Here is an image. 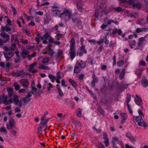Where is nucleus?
Listing matches in <instances>:
<instances>
[{
  "label": "nucleus",
  "mask_w": 148,
  "mask_h": 148,
  "mask_svg": "<svg viewBox=\"0 0 148 148\" xmlns=\"http://www.w3.org/2000/svg\"><path fill=\"white\" fill-rule=\"evenodd\" d=\"M18 98V97L17 95L15 94H14L13 90L10 88V103H14L19 106H21V104L20 102L19 101Z\"/></svg>",
  "instance_id": "obj_1"
},
{
  "label": "nucleus",
  "mask_w": 148,
  "mask_h": 148,
  "mask_svg": "<svg viewBox=\"0 0 148 148\" xmlns=\"http://www.w3.org/2000/svg\"><path fill=\"white\" fill-rule=\"evenodd\" d=\"M71 13L68 10L63 11L60 16L61 19L65 20L66 22L69 21L71 20Z\"/></svg>",
  "instance_id": "obj_2"
},
{
  "label": "nucleus",
  "mask_w": 148,
  "mask_h": 148,
  "mask_svg": "<svg viewBox=\"0 0 148 148\" xmlns=\"http://www.w3.org/2000/svg\"><path fill=\"white\" fill-rule=\"evenodd\" d=\"M133 119H135L139 126H143L145 127H146L147 125L145 121H144L143 118L140 116H134Z\"/></svg>",
  "instance_id": "obj_3"
},
{
  "label": "nucleus",
  "mask_w": 148,
  "mask_h": 148,
  "mask_svg": "<svg viewBox=\"0 0 148 148\" xmlns=\"http://www.w3.org/2000/svg\"><path fill=\"white\" fill-rule=\"evenodd\" d=\"M43 43L46 44L47 43V40H48L50 42H53V39L49 36L48 34H45L41 38Z\"/></svg>",
  "instance_id": "obj_4"
},
{
  "label": "nucleus",
  "mask_w": 148,
  "mask_h": 148,
  "mask_svg": "<svg viewBox=\"0 0 148 148\" xmlns=\"http://www.w3.org/2000/svg\"><path fill=\"white\" fill-rule=\"evenodd\" d=\"M85 66V64L82 61L81 63L77 62L75 66V68L74 70V72L76 73L78 72L82 68H84Z\"/></svg>",
  "instance_id": "obj_5"
},
{
  "label": "nucleus",
  "mask_w": 148,
  "mask_h": 148,
  "mask_svg": "<svg viewBox=\"0 0 148 148\" xmlns=\"http://www.w3.org/2000/svg\"><path fill=\"white\" fill-rule=\"evenodd\" d=\"M20 82L21 84H22V86L23 88L26 89L28 88L29 82L27 79H22L21 80Z\"/></svg>",
  "instance_id": "obj_6"
},
{
  "label": "nucleus",
  "mask_w": 148,
  "mask_h": 148,
  "mask_svg": "<svg viewBox=\"0 0 148 148\" xmlns=\"http://www.w3.org/2000/svg\"><path fill=\"white\" fill-rule=\"evenodd\" d=\"M124 2L127 1L129 3L132 4L134 7L137 9H140L141 7V5L138 3H134L135 0H125L123 1Z\"/></svg>",
  "instance_id": "obj_7"
},
{
  "label": "nucleus",
  "mask_w": 148,
  "mask_h": 148,
  "mask_svg": "<svg viewBox=\"0 0 148 148\" xmlns=\"http://www.w3.org/2000/svg\"><path fill=\"white\" fill-rule=\"evenodd\" d=\"M51 11L52 15L54 16H58L60 17V14L62 13H60V10L58 8H55L54 6L52 8Z\"/></svg>",
  "instance_id": "obj_8"
},
{
  "label": "nucleus",
  "mask_w": 148,
  "mask_h": 148,
  "mask_svg": "<svg viewBox=\"0 0 148 148\" xmlns=\"http://www.w3.org/2000/svg\"><path fill=\"white\" fill-rule=\"evenodd\" d=\"M7 96L4 95L0 96V104L3 103L5 105H7L9 104V101H7Z\"/></svg>",
  "instance_id": "obj_9"
},
{
  "label": "nucleus",
  "mask_w": 148,
  "mask_h": 148,
  "mask_svg": "<svg viewBox=\"0 0 148 148\" xmlns=\"http://www.w3.org/2000/svg\"><path fill=\"white\" fill-rule=\"evenodd\" d=\"M87 51L85 49V47L84 45H82L81 47L80 50H78L77 53V55L80 56H82L84 53H86Z\"/></svg>",
  "instance_id": "obj_10"
},
{
  "label": "nucleus",
  "mask_w": 148,
  "mask_h": 148,
  "mask_svg": "<svg viewBox=\"0 0 148 148\" xmlns=\"http://www.w3.org/2000/svg\"><path fill=\"white\" fill-rule=\"evenodd\" d=\"M3 49L5 51L4 53L5 57L7 61H8L9 60V51L8 47L5 46L3 47Z\"/></svg>",
  "instance_id": "obj_11"
},
{
  "label": "nucleus",
  "mask_w": 148,
  "mask_h": 148,
  "mask_svg": "<svg viewBox=\"0 0 148 148\" xmlns=\"http://www.w3.org/2000/svg\"><path fill=\"white\" fill-rule=\"evenodd\" d=\"M9 30V28L8 25H6L5 27H2V29L1 30V32H2V34L3 36L5 38H7V39L8 38L9 36L8 35L5 34V33H3V32L5 31L6 32H7Z\"/></svg>",
  "instance_id": "obj_12"
},
{
  "label": "nucleus",
  "mask_w": 148,
  "mask_h": 148,
  "mask_svg": "<svg viewBox=\"0 0 148 148\" xmlns=\"http://www.w3.org/2000/svg\"><path fill=\"white\" fill-rule=\"evenodd\" d=\"M37 65V63H34L32 64L30 66L29 68V71L32 72L33 73H36L37 72V71L36 70L34 69V68Z\"/></svg>",
  "instance_id": "obj_13"
},
{
  "label": "nucleus",
  "mask_w": 148,
  "mask_h": 148,
  "mask_svg": "<svg viewBox=\"0 0 148 148\" xmlns=\"http://www.w3.org/2000/svg\"><path fill=\"white\" fill-rule=\"evenodd\" d=\"M136 98L135 99V102L136 103L138 106L141 104L142 103V100L140 97L136 95Z\"/></svg>",
  "instance_id": "obj_14"
},
{
  "label": "nucleus",
  "mask_w": 148,
  "mask_h": 148,
  "mask_svg": "<svg viewBox=\"0 0 148 148\" xmlns=\"http://www.w3.org/2000/svg\"><path fill=\"white\" fill-rule=\"evenodd\" d=\"M4 62H1L0 63V66L4 68L6 71H9V62L6 63L5 66H4Z\"/></svg>",
  "instance_id": "obj_15"
},
{
  "label": "nucleus",
  "mask_w": 148,
  "mask_h": 148,
  "mask_svg": "<svg viewBox=\"0 0 148 148\" xmlns=\"http://www.w3.org/2000/svg\"><path fill=\"white\" fill-rule=\"evenodd\" d=\"M44 52L45 53H47L50 55L51 56H52L55 53L49 47L48 48L45 49L44 51Z\"/></svg>",
  "instance_id": "obj_16"
},
{
  "label": "nucleus",
  "mask_w": 148,
  "mask_h": 148,
  "mask_svg": "<svg viewBox=\"0 0 148 148\" xmlns=\"http://www.w3.org/2000/svg\"><path fill=\"white\" fill-rule=\"evenodd\" d=\"M44 84V86H47V88L48 90H49L53 87V85L51 83H48L46 81H45Z\"/></svg>",
  "instance_id": "obj_17"
},
{
  "label": "nucleus",
  "mask_w": 148,
  "mask_h": 148,
  "mask_svg": "<svg viewBox=\"0 0 148 148\" xmlns=\"http://www.w3.org/2000/svg\"><path fill=\"white\" fill-rule=\"evenodd\" d=\"M75 41L74 38H72L71 39L70 42V49H72L73 50L75 49Z\"/></svg>",
  "instance_id": "obj_18"
},
{
  "label": "nucleus",
  "mask_w": 148,
  "mask_h": 148,
  "mask_svg": "<svg viewBox=\"0 0 148 148\" xmlns=\"http://www.w3.org/2000/svg\"><path fill=\"white\" fill-rule=\"evenodd\" d=\"M72 50V49H70V51L69 52V54L70 55L71 59L73 60L75 56V49H73V50Z\"/></svg>",
  "instance_id": "obj_19"
},
{
  "label": "nucleus",
  "mask_w": 148,
  "mask_h": 148,
  "mask_svg": "<svg viewBox=\"0 0 148 148\" xmlns=\"http://www.w3.org/2000/svg\"><path fill=\"white\" fill-rule=\"evenodd\" d=\"M112 141L113 145H114V144L115 142H116L118 143H120L121 142V140H120L119 138L116 137L113 138Z\"/></svg>",
  "instance_id": "obj_20"
},
{
  "label": "nucleus",
  "mask_w": 148,
  "mask_h": 148,
  "mask_svg": "<svg viewBox=\"0 0 148 148\" xmlns=\"http://www.w3.org/2000/svg\"><path fill=\"white\" fill-rule=\"evenodd\" d=\"M141 83L143 87H145L148 85V81L146 79L142 80L141 81Z\"/></svg>",
  "instance_id": "obj_21"
},
{
  "label": "nucleus",
  "mask_w": 148,
  "mask_h": 148,
  "mask_svg": "<svg viewBox=\"0 0 148 148\" xmlns=\"http://www.w3.org/2000/svg\"><path fill=\"white\" fill-rule=\"evenodd\" d=\"M92 82L91 84L92 86L94 87V84L96 83L98 81V79L96 76L95 75L92 76Z\"/></svg>",
  "instance_id": "obj_22"
},
{
  "label": "nucleus",
  "mask_w": 148,
  "mask_h": 148,
  "mask_svg": "<svg viewBox=\"0 0 148 148\" xmlns=\"http://www.w3.org/2000/svg\"><path fill=\"white\" fill-rule=\"evenodd\" d=\"M145 40V38L143 37H141L139 39V42L138 43V46L139 47L140 46L142 45L143 41Z\"/></svg>",
  "instance_id": "obj_23"
},
{
  "label": "nucleus",
  "mask_w": 148,
  "mask_h": 148,
  "mask_svg": "<svg viewBox=\"0 0 148 148\" xmlns=\"http://www.w3.org/2000/svg\"><path fill=\"white\" fill-rule=\"evenodd\" d=\"M148 30L147 28H142L140 29L139 28H137L136 29V32L137 33H139L140 32L145 31Z\"/></svg>",
  "instance_id": "obj_24"
},
{
  "label": "nucleus",
  "mask_w": 148,
  "mask_h": 148,
  "mask_svg": "<svg viewBox=\"0 0 148 148\" xmlns=\"http://www.w3.org/2000/svg\"><path fill=\"white\" fill-rule=\"evenodd\" d=\"M21 22H22L23 24L25 23L24 21L23 18L21 17L19 18L17 21V23L18 24V25L19 27H21V26L20 23Z\"/></svg>",
  "instance_id": "obj_25"
},
{
  "label": "nucleus",
  "mask_w": 148,
  "mask_h": 148,
  "mask_svg": "<svg viewBox=\"0 0 148 148\" xmlns=\"http://www.w3.org/2000/svg\"><path fill=\"white\" fill-rule=\"evenodd\" d=\"M28 54V51L26 50H23L21 53L22 56L23 58H26Z\"/></svg>",
  "instance_id": "obj_26"
},
{
  "label": "nucleus",
  "mask_w": 148,
  "mask_h": 148,
  "mask_svg": "<svg viewBox=\"0 0 148 148\" xmlns=\"http://www.w3.org/2000/svg\"><path fill=\"white\" fill-rule=\"evenodd\" d=\"M57 89L58 90V92H59L60 95V96L63 95V92L61 89L60 86L58 84L57 85Z\"/></svg>",
  "instance_id": "obj_27"
},
{
  "label": "nucleus",
  "mask_w": 148,
  "mask_h": 148,
  "mask_svg": "<svg viewBox=\"0 0 148 148\" xmlns=\"http://www.w3.org/2000/svg\"><path fill=\"white\" fill-rule=\"evenodd\" d=\"M15 125V122L14 120L12 119H10V128H12L14 127Z\"/></svg>",
  "instance_id": "obj_28"
},
{
  "label": "nucleus",
  "mask_w": 148,
  "mask_h": 148,
  "mask_svg": "<svg viewBox=\"0 0 148 148\" xmlns=\"http://www.w3.org/2000/svg\"><path fill=\"white\" fill-rule=\"evenodd\" d=\"M136 41L135 40H133L131 41L130 43V46L132 49L134 48L135 46Z\"/></svg>",
  "instance_id": "obj_29"
},
{
  "label": "nucleus",
  "mask_w": 148,
  "mask_h": 148,
  "mask_svg": "<svg viewBox=\"0 0 148 148\" xmlns=\"http://www.w3.org/2000/svg\"><path fill=\"white\" fill-rule=\"evenodd\" d=\"M11 38L12 40V42H15L16 43H17L18 42L16 35H13Z\"/></svg>",
  "instance_id": "obj_30"
},
{
  "label": "nucleus",
  "mask_w": 148,
  "mask_h": 148,
  "mask_svg": "<svg viewBox=\"0 0 148 148\" xmlns=\"http://www.w3.org/2000/svg\"><path fill=\"white\" fill-rule=\"evenodd\" d=\"M125 73V70L123 69L119 76V78L120 79H122L123 78Z\"/></svg>",
  "instance_id": "obj_31"
},
{
  "label": "nucleus",
  "mask_w": 148,
  "mask_h": 148,
  "mask_svg": "<svg viewBox=\"0 0 148 148\" xmlns=\"http://www.w3.org/2000/svg\"><path fill=\"white\" fill-rule=\"evenodd\" d=\"M69 81L70 84L74 87H75L76 86V82L73 80L71 79H69Z\"/></svg>",
  "instance_id": "obj_32"
},
{
  "label": "nucleus",
  "mask_w": 148,
  "mask_h": 148,
  "mask_svg": "<svg viewBox=\"0 0 148 148\" xmlns=\"http://www.w3.org/2000/svg\"><path fill=\"white\" fill-rule=\"evenodd\" d=\"M121 115L123 119V120H125L127 118V115L126 114L124 113H121Z\"/></svg>",
  "instance_id": "obj_33"
},
{
  "label": "nucleus",
  "mask_w": 148,
  "mask_h": 148,
  "mask_svg": "<svg viewBox=\"0 0 148 148\" xmlns=\"http://www.w3.org/2000/svg\"><path fill=\"white\" fill-rule=\"evenodd\" d=\"M30 99L27 96L24 98L23 99L24 102L25 103L29 102L30 101Z\"/></svg>",
  "instance_id": "obj_34"
},
{
  "label": "nucleus",
  "mask_w": 148,
  "mask_h": 148,
  "mask_svg": "<svg viewBox=\"0 0 148 148\" xmlns=\"http://www.w3.org/2000/svg\"><path fill=\"white\" fill-rule=\"evenodd\" d=\"M77 8L79 11H81L82 10V4L81 3H79L77 4Z\"/></svg>",
  "instance_id": "obj_35"
},
{
  "label": "nucleus",
  "mask_w": 148,
  "mask_h": 148,
  "mask_svg": "<svg viewBox=\"0 0 148 148\" xmlns=\"http://www.w3.org/2000/svg\"><path fill=\"white\" fill-rule=\"evenodd\" d=\"M17 48L16 47V44L15 43H13L11 45V50L12 51L14 50Z\"/></svg>",
  "instance_id": "obj_36"
},
{
  "label": "nucleus",
  "mask_w": 148,
  "mask_h": 148,
  "mask_svg": "<svg viewBox=\"0 0 148 148\" xmlns=\"http://www.w3.org/2000/svg\"><path fill=\"white\" fill-rule=\"evenodd\" d=\"M124 64V62L123 60H121L118 62L117 63L118 66L120 67L123 65Z\"/></svg>",
  "instance_id": "obj_37"
},
{
  "label": "nucleus",
  "mask_w": 148,
  "mask_h": 148,
  "mask_svg": "<svg viewBox=\"0 0 148 148\" xmlns=\"http://www.w3.org/2000/svg\"><path fill=\"white\" fill-rule=\"evenodd\" d=\"M49 77L51 79L52 82H54V80L56 78L55 76L52 75H49Z\"/></svg>",
  "instance_id": "obj_38"
},
{
  "label": "nucleus",
  "mask_w": 148,
  "mask_h": 148,
  "mask_svg": "<svg viewBox=\"0 0 148 148\" xmlns=\"http://www.w3.org/2000/svg\"><path fill=\"white\" fill-rule=\"evenodd\" d=\"M82 110L81 109H79L78 111L77 112V115L78 117H81L82 116Z\"/></svg>",
  "instance_id": "obj_39"
},
{
  "label": "nucleus",
  "mask_w": 148,
  "mask_h": 148,
  "mask_svg": "<svg viewBox=\"0 0 148 148\" xmlns=\"http://www.w3.org/2000/svg\"><path fill=\"white\" fill-rule=\"evenodd\" d=\"M105 140L104 141V143L105 144V146L107 147L109 145V139L108 138L105 139Z\"/></svg>",
  "instance_id": "obj_40"
},
{
  "label": "nucleus",
  "mask_w": 148,
  "mask_h": 148,
  "mask_svg": "<svg viewBox=\"0 0 148 148\" xmlns=\"http://www.w3.org/2000/svg\"><path fill=\"white\" fill-rule=\"evenodd\" d=\"M131 99L130 95L129 94L127 95L126 97V102L127 104L130 102Z\"/></svg>",
  "instance_id": "obj_41"
},
{
  "label": "nucleus",
  "mask_w": 148,
  "mask_h": 148,
  "mask_svg": "<svg viewBox=\"0 0 148 148\" xmlns=\"http://www.w3.org/2000/svg\"><path fill=\"white\" fill-rule=\"evenodd\" d=\"M18 130L16 129L15 130H12L11 131V133L14 136L16 135V132Z\"/></svg>",
  "instance_id": "obj_42"
},
{
  "label": "nucleus",
  "mask_w": 148,
  "mask_h": 148,
  "mask_svg": "<svg viewBox=\"0 0 148 148\" xmlns=\"http://www.w3.org/2000/svg\"><path fill=\"white\" fill-rule=\"evenodd\" d=\"M128 109L129 110L130 112L131 113H132L133 112V111L132 109V107L131 106L129 105L128 104H127Z\"/></svg>",
  "instance_id": "obj_43"
},
{
  "label": "nucleus",
  "mask_w": 148,
  "mask_h": 148,
  "mask_svg": "<svg viewBox=\"0 0 148 148\" xmlns=\"http://www.w3.org/2000/svg\"><path fill=\"white\" fill-rule=\"evenodd\" d=\"M0 132L3 133H6L7 130L4 127H3L0 128Z\"/></svg>",
  "instance_id": "obj_44"
},
{
  "label": "nucleus",
  "mask_w": 148,
  "mask_h": 148,
  "mask_svg": "<svg viewBox=\"0 0 148 148\" xmlns=\"http://www.w3.org/2000/svg\"><path fill=\"white\" fill-rule=\"evenodd\" d=\"M50 60L49 58H46L43 59L42 61V62L44 63H47Z\"/></svg>",
  "instance_id": "obj_45"
},
{
  "label": "nucleus",
  "mask_w": 148,
  "mask_h": 148,
  "mask_svg": "<svg viewBox=\"0 0 148 148\" xmlns=\"http://www.w3.org/2000/svg\"><path fill=\"white\" fill-rule=\"evenodd\" d=\"M11 7L12 9V12H13V14H16L17 13V12H16V10L15 9V8L13 7L12 5H11Z\"/></svg>",
  "instance_id": "obj_46"
},
{
  "label": "nucleus",
  "mask_w": 148,
  "mask_h": 148,
  "mask_svg": "<svg viewBox=\"0 0 148 148\" xmlns=\"http://www.w3.org/2000/svg\"><path fill=\"white\" fill-rule=\"evenodd\" d=\"M14 86L16 90H18L20 88L19 85L16 83L14 84Z\"/></svg>",
  "instance_id": "obj_47"
},
{
  "label": "nucleus",
  "mask_w": 148,
  "mask_h": 148,
  "mask_svg": "<svg viewBox=\"0 0 148 148\" xmlns=\"http://www.w3.org/2000/svg\"><path fill=\"white\" fill-rule=\"evenodd\" d=\"M60 72H58L57 73V79H57L58 80H60L61 79L62 77L60 75Z\"/></svg>",
  "instance_id": "obj_48"
},
{
  "label": "nucleus",
  "mask_w": 148,
  "mask_h": 148,
  "mask_svg": "<svg viewBox=\"0 0 148 148\" xmlns=\"http://www.w3.org/2000/svg\"><path fill=\"white\" fill-rule=\"evenodd\" d=\"M33 92H27V94L26 96L30 98V97L32 96V94H33Z\"/></svg>",
  "instance_id": "obj_49"
},
{
  "label": "nucleus",
  "mask_w": 148,
  "mask_h": 148,
  "mask_svg": "<svg viewBox=\"0 0 148 148\" xmlns=\"http://www.w3.org/2000/svg\"><path fill=\"white\" fill-rule=\"evenodd\" d=\"M116 57L115 55H114L113 56V65H115L116 64Z\"/></svg>",
  "instance_id": "obj_50"
},
{
  "label": "nucleus",
  "mask_w": 148,
  "mask_h": 148,
  "mask_svg": "<svg viewBox=\"0 0 148 148\" xmlns=\"http://www.w3.org/2000/svg\"><path fill=\"white\" fill-rule=\"evenodd\" d=\"M21 42L23 44H26L28 43V41L27 40H21Z\"/></svg>",
  "instance_id": "obj_51"
},
{
  "label": "nucleus",
  "mask_w": 148,
  "mask_h": 148,
  "mask_svg": "<svg viewBox=\"0 0 148 148\" xmlns=\"http://www.w3.org/2000/svg\"><path fill=\"white\" fill-rule=\"evenodd\" d=\"M138 112L139 115H140V116H141L143 117L144 116V115L143 113L142 112V111L140 110H138Z\"/></svg>",
  "instance_id": "obj_52"
},
{
  "label": "nucleus",
  "mask_w": 148,
  "mask_h": 148,
  "mask_svg": "<svg viewBox=\"0 0 148 148\" xmlns=\"http://www.w3.org/2000/svg\"><path fill=\"white\" fill-rule=\"evenodd\" d=\"M140 64L142 66H145L146 64V63L144 61H141L139 62Z\"/></svg>",
  "instance_id": "obj_53"
},
{
  "label": "nucleus",
  "mask_w": 148,
  "mask_h": 148,
  "mask_svg": "<svg viewBox=\"0 0 148 148\" xmlns=\"http://www.w3.org/2000/svg\"><path fill=\"white\" fill-rule=\"evenodd\" d=\"M32 90L34 92H37V90L36 87H34V86H32Z\"/></svg>",
  "instance_id": "obj_54"
},
{
  "label": "nucleus",
  "mask_w": 148,
  "mask_h": 148,
  "mask_svg": "<svg viewBox=\"0 0 148 148\" xmlns=\"http://www.w3.org/2000/svg\"><path fill=\"white\" fill-rule=\"evenodd\" d=\"M36 14L39 15H42L43 14V12L41 11H38L36 12Z\"/></svg>",
  "instance_id": "obj_55"
},
{
  "label": "nucleus",
  "mask_w": 148,
  "mask_h": 148,
  "mask_svg": "<svg viewBox=\"0 0 148 148\" xmlns=\"http://www.w3.org/2000/svg\"><path fill=\"white\" fill-rule=\"evenodd\" d=\"M35 21L36 22H39L40 21V18L38 16L36 17L35 18Z\"/></svg>",
  "instance_id": "obj_56"
},
{
  "label": "nucleus",
  "mask_w": 148,
  "mask_h": 148,
  "mask_svg": "<svg viewBox=\"0 0 148 148\" xmlns=\"http://www.w3.org/2000/svg\"><path fill=\"white\" fill-rule=\"evenodd\" d=\"M42 128L40 126L38 127V132L40 134L41 133V132L42 131Z\"/></svg>",
  "instance_id": "obj_57"
},
{
  "label": "nucleus",
  "mask_w": 148,
  "mask_h": 148,
  "mask_svg": "<svg viewBox=\"0 0 148 148\" xmlns=\"http://www.w3.org/2000/svg\"><path fill=\"white\" fill-rule=\"evenodd\" d=\"M107 25L103 24L101 26V28L102 29H103L107 26Z\"/></svg>",
  "instance_id": "obj_58"
},
{
  "label": "nucleus",
  "mask_w": 148,
  "mask_h": 148,
  "mask_svg": "<svg viewBox=\"0 0 148 148\" xmlns=\"http://www.w3.org/2000/svg\"><path fill=\"white\" fill-rule=\"evenodd\" d=\"M103 39H101L98 41L97 42L99 44H100L102 43H103Z\"/></svg>",
  "instance_id": "obj_59"
},
{
  "label": "nucleus",
  "mask_w": 148,
  "mask_h": 148,
  "mask_svg": "<svg viewBox=\"0 0 148 148\" xmlns=\"http://www.w3.org/2000/svg\"><path fill=\"white\" fill-rule=\"evenodd\" d=\"M103 137L104 139L108 138L107 137V134L106 133H104V134H103Z\"/></svg>",
  "instance_id": "obj_60"
},
{
  "label": "nucleus",
  "mask_w": 148,
  "mask_h": 148,
  "mask_svg": "<svg viewBox=\"0 0 148 148\" xmlns=\"http://www.w3.org/2000/svg\"><path fill=\"white\" fill-rule=\"evenodd\" d=\"M47 66H44L41 65L38 68H41L44 69H47Z\"/></svg>",
  "instance_id": "obj_61"
},
{
  "label": "nucleus",
  "mask_w": 148,
  "mask_h": 148,
  "mask_svg": "<svg viewBox=\"0 0 148 148\" xmlns=\"http://www.w3.org/2000/svg\"><path fill=\"white\" fill-rule=\"evenodd\" d=\"M84 39L83 38V37H81L80 38V42H81V44L82 45H83V42H84Z\"/></svg>",
  "instance_id": "obj_62"
},
{
  "label": "nucleus",
  "mask_w": 148,
  "mask_h": 148,
  "mask_svg": "<svg viewBox=\"0 0 148 148\" xmlns=\"http://www.w3.org/2000/svg\"><path fill=\"white\" fill-rule=\"evenodd\" d=\"M120 70L119 69H116L114 71V72L116 74L118 73L120 71Z\"/></svg>",
  "instance_id": "obj_63"
},
{
  "label": "nucleus",
  "mask_w": 148,
  "mask_h": 148,
  "mask_svg": "<svg viewBox=\"0 0 148 148\" xmlns=\"http://www.w3.org/2000/svg\"><path fill=\"white\" fill-rule=\"evenodd\" d=\"M99 148H105L104 146L101 144H99Z\"/></svg>",
  "instance_id": "obj_64"
}]
</instances>
